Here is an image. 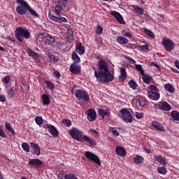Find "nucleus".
Instances as JSON below:
<instances>
[{
	"mask_svg": "<svg viewBox=\"0 0 179 179\" xmlns=\"http://www.w3.org/2000/svg\"><path fill=\"white\" fill-rule=\"evenodd\" d=\"M151 66H155V68H157V69H160V66H159L157 64L155 63V62H152L150 64Z\"/></svg>",
	"mask_w": 179,
	"mask_h": 179,
	"instance_id": "obj_62",
	"label": "nucleus"
},
{
	"mask_svg": "<svg viewBox=\"0 0 179 179\" xmlns=\"http://www.w3.org/2000/svg\"><path fill=\"white\" fill-rule=\"evenodd\" d=\"M122 36H125L126 37H128L129 38H132V34L129 32H125V31L122 32Z\"/></svg>",
	"mask_w": 179,
	"mask_h": 179,
	"instance_id": "obj_57",
	"label": "nucleus"
},
{
	"mask_svg": "<svg viewBox=\"0 0 179 179\" xmlns=\"http://www.w3.org/2000/svg\"><path fill=\"white\" fill-rule=\"evenodd\" d=\"M49 58H50V62H52V64H57V62H58V58H57L53 55H51L50 56H49Z\"/></svg>",
	"mask_w": 179,
	"mask_h": 179,
	"instance_id": "obj_47",
	"label": "nucleus"
},
{
	"mask_svg": "<svg viewBox=\"0 0 179 179\" xmlns=\"http://www.w3.org/2000/svg\"><path fill=\"white\" fill-rule=\"evenodd\" d=\"M45 83L49 90H54V89H55V85H54V83L50 80H45Z\"/></svg>",
	"mask_w": 179,
	"mask_h": 179,
	"instance_id": "obj_31",
	"label": "nucleus"
},
{
	"mask_svg": "<svg viewBox=\"0 0 179 179\" xmlns=\"http://www.w3.org/2000/svg\"><path fill=\"white\" fill-rule=\"evenodd\" d=\"M70 71L74 75H79L81 72L80 66H76L75 63H73L70 66Z\"/></svg>",
	"mask_w": 179,
	"mask_h": 179,
	"instance_id": "obj_15",
	"label": "nucleus"
},
{
	"mask_svg": "<svg viewBox=\"0 0 179 179\" xmlns=\"http://www.w3.org/2000/svg\"><path fill=\"white\" fill-rule=\"evenodd\" d=\"M109 132H111L114 136H120V133L115 130V127L110 128Z\"/></svg>",
	"mask_w": 179,
	"mask_h": 179,
	"instance_id": "obj_44",
	"label": "nucleus"
},
{
	"mask_svg": "<svg viewBox=\"0 0 179 179\" xmlns=\"http://www.w3.org/2000/svg\"><path fill=\"white\" fill-rule=\"evenodd\" d=\"M71 58L73 61H74L73 64H80V57H79V56L78 55V54H76V52H73Z\"/></svg>",
	"mask_w": 179,
	"mask_h": 179,
	"instance_id": "obj_26",
	"label": "nucleus"
},
{
	"mask_svg": "<svg viewBox=\"0 0 179 179\" xmlns=\"http://www.w3.org/2000/svg\"><path fill=\"white\" fill-rule=\"evenodd\" d=\"M142 76H143V81L144 82V83H145L146 85H150V82H152L153 79L152 76L145 73H143Z\"/></svg>",
	"mask_w": 179,
	"mask_h": 179,
	"instance_id": "obj_24",
	"label": "nucleus"
},
{
	"mask_svg": "<svg viewBox=\"0 0 179 179\" xmlns=\"http://www.w3.org/2000/svg\"><path fill=\"white\" fill-rule=\"evenodd\" d=\"M62 124H64V125H65L66 127H68L72 126V122H71V120H69V119L63 120Z\"/></svg>",
	"mask_w": 179,
	"mask_h": 179,
	"instance_id": "obj_40",
	"label": "nucleus"
},
{
	"mask_svg": "<svg viewBox=\"0 0 179 179\" xmlns=\"http://www.w3.org/2000/svg\"><path fill=\"white\" fill-rule=\"evenodd\" d=\"M126 47L127 48H136V45L134 43H128Z\"/></svg>",
	"mask_w": 179,
	"mask_h": 179,
	"instance_id": "obj_59",
	"label": "nucleus"
},
{
	"mask_svg": "<svg viewBox=\"0 0 179 179\" xmlns=\"http://www.w3.org/2000/svg\"><path fill=\"white\" fill-rule=\"evenodd\" d=\"M64 178L65 179H78V178H76V176L73 174L65 175Z\"/></svg>",
	"mask_w": 179,
	"mask_h": 179,
	"instance_id": "obj_53",
	"label": "nucleus"
},
{
	"mask_svg": "<svg viewBox=\"0 0 179 179\" xmlns=\"http://www.w3.org/2000/svg\"><path fill=\"white\" fill-rule=\"evenodd\" d=\"M175 65H176V68H178V69H179V61L178 60L175 61Z\"/></svg>",
	"mask_w": 179,
	"mask_h": 179,
	"instance_id": "obj_63",
	"label": "nucleus"
},
{
	"mask_svg": "<svg viewBox=\"0 0 179 179\" xmlns=\"http://www.w3.org/2000/svg\"><path fill=\"white\" fill-rule=\"evenodd\" d=\"M144 33L150 38H155V34L152 31L144 28Z\"/></svg>",
	"mask_w": 179,
	"mask_h": 179,
	"instance_id": "obj_36",
	"label": "nucleus"
},
{
	"mask_svg": "<svg viewBox=\"0 0 179 179\" xmlns=\"http://www.w3.org/2000/svg\"><path fill=\"white\" fill-rule=\"evenodd\" d=\"M145 152H146V153H152V151L148 148H144Z\"/></svg>",
	"mask_w": 179,
	"mask_h": 179,
	"instance_id": "obj_64",
	"label": "nucleus"
},
{
	"mask_svg": "<svg viewBox=\"0 0 179 179\" xmlns=\"http://www.w3.org/2000/svg\"><path fill=\"white\" fill-rule=\"evenodd\" d=\"M132 8H134L133 11L134 12V13H138V15H141L142 16V15H143V12H145V10H143V8L139 7V6H136L135 5L131 6Z\"/></svg>",
	"mask_w": 179,
	"mask_h": 179,
	"instance_id": "obj_25",
	"label": "nucleus"
},
{
	"mask_svg": "<svg viewBox=\"0 0 179 179\" xmlns=\"http://www.w3.org/2000/svg\"><path fill=\"white\" fill-rule=\"evenodd\" d=\"M99 115H101V117H102V118H104L106 115L108 114V113L106 112V110H104L103 109H99Z\"/></svg>",
	"mask_w": 179,
	"mask_h": 179,
	"instance_id": "obj_48",
	"label": "nucleus"
},
{
	"mask_svg": "<svg viewBox=\"0 0 179 179\" xmlns=\"http://www.w3.org/2000/svg\"><path fill=\"white\" fill-rule=\"evenodd\" d=\"M5 128L8 132H11L12 135L15 136L16 135V131H15V129H13V127H12V124L9 122H5Z\"/></svg>",
	"mask_w": 179,
	"mask_h": 179,
	"instance_id": "obj_22",
	"label": "nucleus"
},
{
	"mask_svg": "<svg viewBox=\"0 0 179 179\" xmlns=\"http://www.w3.org/2000/svg\"><path fill=\"white\" fill-rule=\"evenodd\" d=\"M35 122L37 125H39V127H41V125H43V117L36 116L35 117Z\"/></svg>",
	"mask_w": 179,
	"mask_h": 179,
	"instance_id": "obj_37",
	"label": "nucleus"
},
{
	"mask_svg": "<svg viewBox=\"0 0 179 179\" xmlns=\"http://www.w3.org/2000/svg\"><path fill=\"white\" fill-rule=\"evenodd\" d=\"M28 12H29L30 15L34 16L35 17H40L38 13H37L36 10H33L30 6L28 7Z\"/></svg>",
	"mask_w": 179,
	"mask_h": 179,
	"instance_id": "obj_34",
	"label": "nucleus"
},
{
	"mask_svg": "<svg viewBox=\"0 0 179 179\" xmlns=\"http://www.w3.org/2000/svg\"><path fill=\"white\" fill-rule=\"evenodd\" d=\"M29 166L31 167H35V169H39L41 167V164H43V162L38 159H32L28 162Z\"/></svg>",
	"mask_w": 179,
	"mask_h": 179,
	"instance_id": "obj_11",
	"label": "nucleus"
},
{
	"mask_svg": "<svg viewBox=\"0 0 179 179\" xmlns=\"http://www.w3.org/2000/svg\"><path fill=\"white\" fill-rule=\"evenodd\" d=\"M171 117L175 121H179V112L173 110L171 113Z\"/></svg>",
	"mask_w": 179,
	"mask_h": 179,
	"instance_id": "obj_30",
	"label": "nucleus"
},
{
	"mask_svg": "<svg viewBox=\"0 0 179 179\" xmlns=\"http://www.w3.org/2000/svg\"><path fill=\"white\" fill-rule=\"evenodd\" d=\"M53 75H55V78H57V79H59V78H61V73H59V71H55L53 73Z\"/></svg>",
	"mask_w": 179,
	"mask_h": 179,
	"instance_id": "obj_60",
	"label": "nucleus"
},
{
	"mask_svg": "<svg viewBox=\"0 0 179 179\" xmlns=\"http://www.w3.org/2000/svg\"><path fill=\"white\" fill-rule=\"evenodd\" d=\"M138 102L141 107H145L146 106V101L143 98L139 99Z\"/></svg>",
	"mask_w": 179,
	"mask_h": 179,
	"instance_id": "obj_46",
	"label": "nucleus"
},
{
	"mask_svg": "<svg viewBox=\"0 0 179 179\" xmlns=\"http://www.w3.org/2000/svg\"><path fill=\"white\" fill-rule=\"evenodd\" d=\"M22 148L24 152H30V146L29 144H27V143H23L22 144Z\"/></svg>",
	"mask_w": 179,
	"mask_h": 179,
	"instance_id": "obj_38",
	"label": "nucleus"
},
{
	"mask_svg": "<svg viewBox=\"0 0 179 179\" xmlns=\"http://www.w3.org/2000/svg\"><path fill=\"white\" fill-rule=\"evenodd\" d=\"M120 80H122V82H124V80L127 79V69H125V68H120Z\"/></svg>",
	"mask_w": 179,
	"mask_h": 179,
	"instance_id": "obj_23",
	"label": "nucleus"
},
{
	"mask_svg": "<svg viewBox=\"0 0 179 179\" xmlns=\"http://www.w3.org/2000/svg\"><path fill=\"white\" fill-rule=\"evenodd\" d=\"M75 96L77 100H82V101H85L87 103V101H89V100H90V98L89 97V94L82 90H76L75 92Z\"/></svg>",
	"mask_w": 179,
	"mask_h": 179,
	"instance_id": "obj_7",
	"label": "nucleus"
},
{
	"mask_svg": "<svg viewBox=\"0 0 179 179\" xmlns=\"http://www.w3.org/2000/svg\"><path fill=\"white\" fill-rule=\"evenodd\" d=\"M158 108L159 110H163L164 111H170V110H171V106L166 101H162L158 104Z\"/></svg>",
	"mask_w": 179,
	"mask_h": 179,
	"instance_id": "obj_13",
	"label": "nucleus"
},
{
	"mask_svg": "<svg viewBox=\"0 0 179 179\" xmlns=\"http://www.w3.org/2000/svg\"><path fill=\"white\" fill-rule=\"evenodd\" d=\"M10 82V77L9 76H6L3 78V83L4 85H8Z\"/></svg>",
	"mask_w": 179,
	"mask_h": 179,
	"instance_id": "obj_49",
	"label": "nucleus"
},
{
	"mask_svg": "<svg viewBox=\"0 0 179 179\" xmlns=\"http://www.w3.org/2000/svg\"><path fill=\"white\" fill-rule=\"evenodd\" d=\"M76 51L78 52V54H79V55H83V54H85V46L82 45V42H80L76 45Z\"/></svg>",
	"mask_w": 179,
	"mask_h": 179,
	"instance_id": "obj_16",
	"label": "nucleus"
},
{
	"mask_svg": "<svg viewBox=\"0 0 179 179\" xmlns=\"http://www.w3.org/2000/svg\"><path fill=\"white\" fill-rule=\"evenodd\" d=\"M135 116L137 120H141L143 117V113L136 112Z\"/></svg>",
	"mask_w": 179,
	"mask_h": 179,
	"instance_id": "obj_56",
	"label": "nucleus"
},
{
	"mask_svg": "<svg viewBox=\"0 0 179 179\" xmlns=\"http://www.w3.org/2000/svg\"><path fill=\"white\" fill-rule=\"evenodd\" d=\"M85 157H99L97 155L89 151L85 152Z\"/></svg>",
	"mask_w": 179,
	"mask_h": 179,
	"instance_id": "obj_50",
	"label": "nucleus"
},
{
	"mask_svg": "<svg viewBox=\"0 0 179 179\" xmlns=\"http://www.w3.org/2000/svg\"><path fill=\"white\" fill-rule=\"evenodd\" d=\"M138 48L141 50V51H148V50H149V46L148 45V44H145L138 46Z\"/></svg>",
	"mask_w": 179,
	"mask_h": 179,
	"instance_id": "obj_52",
	"label": "nucleus"
},
{
	"mask_svg": "<svg viewBox=\"0 0 179 179\" xmlns=\"http://www.w3.org/2000/svg\"><path fill=\"white\" fill-rule=\"evenodd\" d=\"M157 171L159 174H166V173H167V169H166L164 166H162L157 169Z\"/></svg>",
	"mask_w": 179,
	"mask_h": 179,
	"instance_id": "obj_45",
	"label": "nucleus"
},
{
	"mask_svg": "<svg viewBox=\"0 0 179 179\" xmlns=\"http://www.w3.org/2000/svg\"><path fill=\"white\" fill-rule=\"evenodd\" d=\"M120 113L121 114L120 115V117L125 122L131 124L132 121H134V117L128 109L123 108L120 110Z\"/></svg>",
	"mask_w": 179,
	"mask_h": 179,
	"instance_id": "obj_6",
	"label": "nucleus"
},
{
	"mask_svg": "<svg viewBox=\"0 0 179 179\" xmlns=\"http://www.w3.org/2000/svg\"><path fill=\"white\" fill-rule=\"evenodd\" d=\"M117 41L119 44H128V38L124 36H117Z\"/></svg>",
	"mask_w": 179,
	"mask_h": 179,
	"instance_id": "obj_27",
	"label": "nucleus"
},
{
	"mask_svg": "<svg viewBox=\"0 0 179 179\" xmlns=\"http://www.w3.org/2000/svg\"><path fill=\"white\" fill-rule=\"evenodd\" d=\"M85 114H87V118L90 122L96 121V118H97V113L94 109H87L85 111Z\"/></svg>",
	"mask_w": 179,
	"mask_h": 179,
	"instance_id": "obj_10",
	"label": "nucleus"
},
{
	"mask_svg": "<svg viewBox=\"0 0 179 179\" xmlns=\"http://www.w3.org/2000/svg\"><path fill=\"white\" fill-rule=\"evenodd\" d=\"M29 57H31L34 59H38V54L37 52L31 50H28L27 51Z\"/></svg>",
	"mask_w": 179,
	"mask_h": 179,
	"instance_id": "obj_29",
	"label": "nucleus"
},
{
	"mask_svg": "<svg viewBox=\"0 0 179 179\" xmlns=\"http://www.w3.org/2000/svg\"><path fill=\"white\" fill-rule=\"evenodd\" d=\"M42 41L45 43V44L51 45L55 43V38H54L51 35H48L42 38Z\"/></svg>",
	"mask_w": 179,
	"mask_h": 179,
	"instance_id": "obj_14",
	"label": "nucleus"
},
{
	"mask_svg": "<svg viewBox=\"0 0 179 179\" xmlns=\"http://www.w3.org/2000/svg\"><path fill=\"white\" fill-rule=\"evenodd\" d=\"M51 97V95L50 94H43L42 95V101L43 104H45V106H48L50 103H51V101L50 100Z\"/></svg>",
	"mask_w": 179,
	"mask_h": 179,
	"instance_id": "obj_19",
	"label": "nucleus"
},
{
	"mask_svg": "<svg viewBox=\"0 0 179 179\" xmlns=\"http://www.w3.org/2000/svg\"><path fill=\"white\" fill-rule=\"evenodd\" d=\"M15 38L20 43H23V38L27 40L30 38V31L27 28L18 27L15 29Z\"/></svg>",
	"mask_w": 179,
	"mask_h": 179,
	"instance_id": "obj_4",
	"label": "nucleus"
},
{
	"mask_svg": "<svg viewBox=\"0 0 179 179\" xmlns=\"http://www.w3.org/2000/svg\"><path fill=\"white\" fill-rule=\"evenodd\" d=\"M134 162L136 164H141V163H143V157H134Z\"/></svg>",
	"mask_w": 179,
	"mask_h": 179,
	"instance_id": "obj_42",
	"label": "nucleus"
},
{
	"mask_svg": "<svg viewBox=\"0 0 179 179\" xmlns=\"http://www.w3.org/2000/svg\"><path fill=\"white\" fill-rule=\"evenodd\" d=\"M164 89L165 90H166L167 92H169V93H174V87L173 86V85L170 84V83H167L164 85Z\"/></svg>",
	"mask_w": 179,
	"mask_h": 179,
	"instance_id": "obj_28",
	"label": "nucleus"
},
{
	"mask_svg": "<svg viewBox=\"0 0 179 179\" xmlns=\"http://www.w3.org/2000/svg\"><path fill=\"white\" fill-rule=\"evenodd\" d=\"M115 152L117 156H120V157H124V156L127 155V150H125V149H124L122 147H116Z\"/></svg>",
	"mask_w": 179,
	"mask_h": 179,
	"instance_id": "obj_17",
	"label": "nucleus"
},
{
	"mask_svg": "<svg viewBox=\"0 0 179 179\" xmlns=\"http://www.w3.org/2000/svg\"><path fill=\"white\" fill-rule=\"evenodd\" d=\"M91 162H94V163H96V164H98V166L101 165V162L100 161L99 157H88Z\"/></svg>",
	"mask_w": 179,
	"mask_h": 179,
	"instance_id": "obj_35",
	"label": "nucleus"
},
{
	"mask_svg": "<svg viewBox=\"0 0 179 179\" xmlns=\"http://www.w3.org/2000/svg\"><path fill=\"white\" fill-rule=\"evenodd\" d=\"M66 37L69 41H72L73 40V31H72V29H69L67 30Z\"/></svg>",
	"mask_w": 179,
	"mask_h": 179,
	"instance_id": "obj_32",
	"label": "nucleus"
},
{
	"mask_svg": "<svg viewBox=\"0 0 179 179\" xmlns=\"http://www.w3.org/2000/svg\"><path fill=\"white\" fill-rule=\"evenodd\" d=\"M152 127H154V128H156V129H158V131H161V132H164L166 131L164 127L158 122H152Z\"/></svg>",
	"mask_w": 179,
	"mask_h": 179,
	"instance_id": "obj_21",
	"label": "nucleus"
},
{
	"mask_svg": "<svg viewBox=\"0 0 179 179\" xmlns=\"http://www.w3.org/2000/svg\"><path fill=\"white\" fill-rule=\"evenodd\" d=\"M148 96L151 100H158L160 99V94H159V92L149 91Z\"/></svg>",
	"mask_w": 179,
	"mask_h": 179,
	"instance_id": "obj_18",
	"label": "nucleus"
},
{
	"mask_svg": "<svg viewBox=\"0 0 179 179\" xmlns=\"http://www.w3.org/2000/svg\"><path fill=\"white\" fill-rule=\"evenodd\" d=\"M129 85L130 87L133 89V90H136V87H138V85H136V83L132 80L129 82Z\"/></svg>",
	"mask_w": 179,
	"mask_h": 179,
	"instance_id": "obj_39",
	"label": "nucleus"
},
{
	"mask_svg": "<svg viewBox=\"0 0 179 179\" xmlns=\"http://www.w3.org/2000/svg\"><path fill=\"white\" fill-rule=\"evenodd\" d=\"M0 136L1 138H3L4 139H6V138H8V136L5 134V131H3V129H2V127H0Z\"/></svg>",
	"mask_w": 179,
	"mask_h": 179,
	"instance_id": "obj_54",
	"label": "nucleus"
},
{
	"mask_svg": "<svg viewBox=\"0 0 179 179\" xmlns=\"http://www.w3.org/2000/svg\"><path fill=\"white\" fill-rule=\"evenodd\" d=\"M95 31L96 34H99L100 36L101 34H103V27L98 25Z\"/></svg>",
	"mask_w": 179,
	"mask_h": 179,
	"instance_id": "obj_51",
	"label": "nucleus"
},
{
	"mask_svg": "<svg viewBox=\"0 0 179 179\" xmlns=\"http://www.w3.org/2000/svg\"><path fill=\"white\" fill-rule=\"evenodd\" d=\"M16 2L19 4L15 8L17 13L21 15H26L29 10V3L24 0H16Z\"/></svg>",
	"mask_w": 179,
	"mask_h": 179,
	"instance_id": "obj_5",
	"label": "nucleus"
},
{
	"mask_svg": "<svg viewBox=\"0 0 179 179\" xmlns=\"http://www.w3.org/2000/svg\"><path fill=\"white\" fill-rule=\"evenodd\" d=\"M90 131H91L92 134H94L95 138H97V136H99V131H96V129H90Z\"/></svg>",
	"mask_w": 179,
	"mask_h": 179,
	"instance_id": "obj_58",
	"label": "nucleus"
},
{
	"mask_svg": "<svg viewBox=\"0 0 179 179\" xmlns=\"http://www.w3.org/2000/svg\"><path fill=\"white\" fill-rule=\"evenodd\" d=\"M150 90L152 92H159V89L155 85H150Z\"/></svg>",
	"mask_w": 179,
	"mask_h": 179,
	"instance_id": "obj_55",
	"label": "nucleus"
},
{
	"mask_svg": "<svg viewBox=\"0 0 179 179\" xmlns=\"http://www.w3.org/2000/svg\"><path fill=\"white\" fill-rule=\"evenodd\" d=\"M31 148H32L34 150V155H36V156H40L41 152H40V146H38V145L34 143H31Z\"/></svg>",
	"mask_w": 179,
	"mask_h": 179,
	"instance_id": "obj_20",
	"label": "nucleus"
},
{
	"mask_svg": "<svg viewBox=\"0 0 179 179\" xmlns=\"http://www.w3.org/2000/svg\"><path fill=\"white\" fill-rule=\"evenodd\" d=\"M94 76L99 83H110L114 80V75L110 72L108 64L102 59L98 62V71H94Z\"/></svg>",
	"mask_w": 179,
	"mask_h": 179,
	"instance_id": "obj_1",
	"label": "nucleus"
},
{
	"mask_svg": "<svg viewBox=\"0 0 179 179\" xmlns=\"http://www.w3.org/2000/svg\"><path fill=\"white\" fill-rule=\"evenodd\" d=\"M42 127H43L44 129H48L50 134H51L54 138H57L58 135H59L58 130H57V128L52 124H45L44 126L42 125Z\"/></svg>",
	"mask_w": 179,
	"mask_h": 179,
	"instance_id": "obj_9",
	"label": "nucleus"
},
{
	"mask_svg": "<svg viewBox=\"0 0 179 179\" xmlns=\"http://www.w3.org/2000/svg\"><path fill=\"white\" fill-rule=\"evenodd\" d=\"M69 135L74 139L75 141H78V142H89L91 146H96L97 143L94 139L87 136V135H83V133L76 127H73L69 131Z\"/></svg>",
	"mask_w": 179,
	"mask_h": 179,
	"instance_id": "obj_2",
	"label": "nucleus"
},
{
	"mask_svg": "<svg viewBox=\"0 0 179 179\" xmlns=\"http://www.w3.org/2000/svg\"><path fill=\"white\" fill-rule=\"evenodd\" d=\"M64 8H66L65 3L57 1L55 7V13L58 17L53 15L51 13H49V19L50 20H53V22H57V23H66V22H68V20L65 17H62L60 15L62 10H64Z\"/></svg>",
	"mask_w": 179,
	"mask_h": 179,
	"instance_id": "obj_3",
	"label": "nucleus"
},
{
	"mask_svg": "<svg viewBox=\"0 0 179 179\" xmlns=\"http://www.w3.org/2000/svg\"><path fill=\"white\" fill-rule=\"evenodd\" d=\"M135 68L140 72L141 75H143L145 73V71L142 68V65L141 64H136Z\"/></svg>",
	"mask_w": 179,
	"mask_h": 179,
	"instance_id": "obj_41",
	"label": "nucleus"
},
{
	"mask_svg": "<svg viewBox=\"0 0 179 179\" xmlns=\"http://www.w3.org/2000/svg\"><path fill=\"white\" fill-rule=\"evenodd\" d=\"M162 45L163 47H164L166 51L171 52V51H173V50H174V48L176 47V43H174V42L170 38H164L162 39Z\"/></svg>",
	"mask_w": 179,
	"mask_h": 179,
	"instance_id": "obj_8",
	"label": "nucleus"
},
{
	"mask_svg": "<svg viewBox=\"0 0 179 179\" xmlns=\"http://www.w3.org/2000/svg\"><path fill=\"white\" fill-rule=\"evenodd\" d=\"M157 162H159L162 166H166V158L164 157H157Z\"/></svg>",
	"mask_w": 179,
	"mask_h": 179,
	"instance_id": "obj_43",
	"label": "nucleus"
},
{
	"mask_svg": "<svg viewBox=\"0 0 179 179\" xmlns=\"http://www.w3.org/2000/svg\"><path fill=\"white\" fill-rule=\"evenodd\" d=\"M0 101H1V103H5V101H6V97H5V95H0Z\"/></svg>",
	"mask_w": 179,
	"mask_h": 179,
	"instance_id": "obj_61",
	"label": "nucleus"
},
{
	"mask_svg": "<svg viewBox=\"0 0 179 179\" xmlns=\"http://www.w3.org/2000/svg\"><path fill=\"white\" fill-rule=\"evenodd\" d=\"M15 94H16V90L12 87L11 89H10V90L7 93L8 99H12V97H13V96H15Z\"/></svg>",
	"mask_w": 179,
	"mask_h": 179,
	"instance_id": "obj_33",
	"label": "nucleus"
},
{
	"mask_svg": "<svg viewBox=\"0 0 179 179\" xmlns=\"http://www.w3.org/2000/svg\"><path fill=\"white\" fill-rule=\"evenodd\" d=\"M110 15H112V16H114V17H115L118 23H120V24H125V21H124V17H122V15H121L120 13L117 11H111Z\"/></svg>",
	"mask_w": 179,
	"mask_h": 179,
	"instance_id": "obj_12",
	"label": "nucleus"
}]
</instances>
